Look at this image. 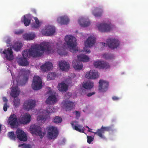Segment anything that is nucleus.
I'll list each match as a JSON object with an SVG mask.
<instances>
[{"instance_id":"nucleus-1","label":"nucleus","mask_w":148,"mask_h":148,"mask_svg":"<svg viewBox=\"0 0 148 148\" xmlns=\"http://www.w3.org/2000/svg\"><path fill=\"white\" fill-rule=\"evenodd\" d=\"M51 44L49 42H43L41 44L35 45L31 46L29 50H26L22 52L23 57L26 58L29 55L34 57H37L41 56L44 51L49 53L51 51L52 48Z\"/></svg>"},{"instance_id":"nucleus-2","label":"nucleus","mask_w":148,"mask_h":148,"mask_svg":"<svg viewBox=\"0 0 148 148\" xmlns=\"http://www.w3.org/2000/svg\"><path fill=\"white\" fill-rule=\"evenodd\" d=\"M65 40L71 52L74 53L78 51L76 48L77 42L75 37L71 35H67L65 36Z\"/></svg>"},{"instance_id":"nucleus-3","label":"nucleus","mask_w":148,"mask_h":148,"mask_svg":"<svg viewBox=\"0 0 148 148\" xmlns=\"http://www.w3.org/2000/svg\"><path fill=\"white\" fill-rule=\"evenodd\" d=\"M47 137L50 139H55L58 134V131L57 127L49 126L47 127Z\"/></svg>"},{"instance_id":"nucleus-4","label":"nucleus","mask_w":148,"mask_h":148,"mask_svg":"<svg viewBox=\"0 0 148 148\" xmlns=\"http://www.w3.org/2000/svg\"><path fill=\"white\" fill-rule=\"evenodd\" d=\"M95 38L92 36H90L88 37L86 40L85 42V47L84 48V51L88 53L90 52V50L88 47H90L95 44Z\"/></svg>"},{"instance_id":"nucleus-5","label":"nucleus","mask_w":148,"mask_h":148,"mask_svg":"<svg viewBox=\"0 0 148 148\" xmlns=\"http://www.w3.org/2000/svg\"><path fill=\"white\" fill-rule=\"evenodd\" d=\"M42 82L41 78L38 76H34L33 78L32 84V88L34 90H38L42 87Z\"/></svg>"},{"instance_id":"nucleus-6","label":"nucleus","mask_w":148,"mask_h":148,"mask_svg":"<svg viewBox=\"0 0 148 148\" xmlns=\"http://www.w3.org/2000/svg\"><path fill=\"white\" fill-rule=\"evenodd\" d=\"M30 130L32 132L40 136L42 138L45 133L41 131V128L40 126L35 124L32 125L30 127Z\"/></svg>"},{"instance_id":"nucleus-7","label":"nucleus","mask_w":148,"mask_h":148,"mask_svg":"<svg viewBox=\"0 0 148 148\" xmlns=\"http://www.w3.org/2000/svg\"><path fill=\"white\" fill-rule=\"evenodd\" d=\"M112 130L111 127H104L102 126L100 129H98L97 132L94 133L95 135H97L102 138H105V137L103 134L105 131H109Z\"/></svg>"},{"instance_id":"nucleus-8","label":"nucleus","mask_w":148,"mask_h":148,"mask_svg":"<svg viewBox=\"0 0 148 148\" xmlns=\"http://www.w3.org/2000/svg\"><path fill=\"white\" fill-rule=\"evenodd\" d=\"M55 32V28L51 25H47L45 26V29H43L41 31L42 34L45 36H51L54 34Z\"/></svg>"},{"instance_id":"nucleus-9","label":"nucleus","mask_w":148,"mask_h":148,"mask_svg":"<svg viewBox=\"0 0 148 148\" xmlns=\"http://www.w3.org/2000/svg\"><path fill=\"white\" fill-rule=\"evenodd\" d=\"M36 101L34 100L29 99L25 101L23 104V108L28 111L34 108L36 105Z\"/></svg>"},{"instance_id":"nucleus-10","label":"nucleus","mask_w":148,"mask_h":148,"mask_svg":"<svg viewBox=\"0 0 148 148\" xmlns=\"http://www.w3.org/2000/svg\"><path fill=\"white\" fill-rule=\"evenodd\" d=\"M16 133L17 138L19 140L23 141H25L27 140V135L22 130L18 128L16 131Z\"/></svg>"},{"instance_id":"nucleus-11","label":"nucleus","mask_w":148,"mask_h":148,"mask_svg":"<svg viewBox=\"0 0 148 148\" xmlns=\"http://www.w3.org/2000/svg\"><path fill=\"white\" fill-rule=\"evenodd\" d=\"M99 90L101 92H105L108 89L109 83L106 81L100 79L99 82Z\"/></svg>"},{"instance_id":"nucleus-12","label":"nucleus","mask_w":148,"mask_h":148,"mask_svg":"<svg viewBox=\"0 0 148 148\" xmlns=\"http://www.w3.org/2000/svg\"><path fill=\"white\" fill-rule=\"evenodd\" d=\"M108 47L112 49L116 48L119 45V42L115 39H109L107 41Z\"/></svg>"},{"instance_id":"nucleus-13","label":"nucleus","mask_w":148,"mask_h":148,"mask_svg":"<svg viewBox=\"0 0 148 148\" xmlns=\"http://www.w3.org/2000/svg\"><path fill=\"white\" fill-rule=\"evenodd\" d=\"M94 65L95 68H99L107 69L110 67L108 63L103 61L95 62Z\"/></svg>"},{"instance_id":"nucleus-14","label":"nucleus","mask_w":148,"mask_h":148,"mask_svg":"<svg viewBox=\"0 0 148 148\" xmlns=\"http://www.w3.org/2000/svg\"><path fill=\"white\" fill-rule=\"evenodd\" d=\"M99 30L101 32H107L110 31L111 29L110 25L106 23H101L97 25Z\"/></svg>"},{"instance_id":"nucleus-15","label":"nucleus","mask_w":148,"mask_h":148,"mask_svg":"<svg viewBox=\"0 0 148 148\" xmlns=\"http://www.w3.org/2000/svg\"><path fill=\"white\" fill-rule=\"evenodd\" d=\"M57 51L60 55L61 56H66L67 54V52L63 49V44L61 42L59 41L56 44Z\"/></svg>"},{"instance_id":"nucleus-16","label":"nucleus","mask_w":148,"mask_h":148,"mask_svg":"<svg viewBox=\"0 0 148 148\" xmlns=\"http://www.w3.org/2000/svg\"><path fill=\"white\" fill-rule=\"evenodd\" d=\"M99 76L97 71L95 70H91L86 73L85 77L88 79H96Z\"/></svg>"},{"instance_id":"nucleus-17","label":"nucleus","mask_w":148,"mask_h":148,"mask_svg":"<svg viewBox=\"0 0 148 148\" xmlns=\"http://www.w3.org/2000/svg\"><path fill=\"white\" fill-rule=\"evenodd\" d=\"M3 53L5 55V57L7 60H12L13 59V52L12 49L11 47L4 49L3 52Z\"/></svg>"},{"instance_id":"nucleus-18","label":"nucleus","mask_w":148,"mask_h":148,"mask_svg":"<svg viewBox=\"0 0 148 148\" xmlns=\"http://www.w3.org/2000/svg\"><path fill=\"white\" fill-rule=\"evenodd\" d=\"M17 121V119L16 115L14 114H12L10 116L8 121V124L14 128L16 126Z\"/></svg>"},{"instance_id":"nucleus-19","label":"nucleus","mask_w":148,"mask_h":148,"mask_svg":"<svg viewBox=\"0 0 148 148\" xmlns=\"http://www.w3.org/2000/svg\"><path fill=\"white\" fill-rule=\"evenodd\" d=\"M78 122L75 121L71 123V124L73 129L81 133H84L85 128L80 125L77 124Z\"/></svg>"},{"instance_id":"nucleus-20","label":"nucleus","mask_w":148,"mask_h":148,"mask_svg":"<svg viewBox=\"0 0 148 148\" xmlns=\"http://www.w3.org/2000/svg\"><path fill=\"white\" fill-rule=\"evenodd\" d=\"M31 119V115L28 113H26L22 116L20 119L19 121L21 124H26L30 122Z\"/></svg>"},{"instance_id":"nucleus-21","label":"nucleus","mask_w":148,"mask_h":148,"mask_svg":"<svg viewBox=\"0 0 148 148\" xmlns=\"http://www.w3.org/2000/svg\"><path fill=\"white\" fill-rule=\"evenodd\" d=\"M73 66L74 69L77 70H81L83 67L82 62L78 60H74L72 62Z\"/></svg>"},{"instance_id":"nucleus-22","label":"nucleus","mask_w":148,"mask_h":148,"mask_svg":"<svg viewBox=\"0 0 148 148\" xmlns=\"http://www.w3.org/2000/svg\"><path fill=\"white\" fill-rule=\"evenodd\" d=\"M59 65L60 69L63 71H67L70 68L69 63L64 61H60Z\"/></svg>"},{"instance_id":"nucleus-23","label":"nucleus","mask_w":148,"mask_h":148,"mask_svg":"<svg viewBox=\"0 0 148 148\" xmlns=\"http://www.w3.org/2000/svg\"><path fill=\"white\" fill-rule=\"evenodd\" d=\"M53 66L52 63L48 62H46L44 64L40 66L41 70L44 72H47L49 71L53 67Z\"/></svg>"},{"instance_id":"nucleus-24","label":"nucleus","mask_w":148,"mask_h":148,"mask_svg":"<svg viewBox=\"0 0 148 148\" xmlns=\"http://www.w3.org/2000/svg\"><path fill=\"white\" fill-rule=\"evenodd\" d=\"M58 23L61 25H67L69 21V19L66 16H63L58 17L57 19Z\"/></svg>"},{"instance_id":"nucleus-25","label":"nucleus","mask_w":148,"mask_h":148,"mask_svg":"<svg viewBox=\"0 0 148 148\" xmlns=\"http://www.w3.org/2000/svg\"><path fill=\"white\" fill-rule=\"evenodd\" d=\"M103 10L101 7H96L92 11L93 14L96 17H100L103 13Z\"/></svg>"},{"instance_id":"nucleus-26","label":"nucleus","mask_w":148,"mask_h":148,"mask_svg":"<svg viewBox=\"0 0 148 148\" xmlns=\"http://www.w3.org/2000/svg\"><path fill=\"white\" fill-rule=\"evenodd\" d=\"M74 103L69 101H65L64 102V106L66 111L71 110L73 108Z\"/></svg>"},{"instance_id":"nucleus-27","label":"nucleus","mask_w":148,"mask_h":148,"mask_svg":"<svg viewBox=\"0 0 148 148\" xmlns=\"http://www.w3.org/2000/svg\"><path fill=\"white\" fill-rule=\"evenodd\" d=\"M20 91L17 86L13 87L11 90L10 95L14 98L17 97L19 95Z\"/></svg>"},{"instance_id":"nucleus-28","label":"nucleus","mask_w":148,"mask_h":148,"mask_svg":"<svg viewBox=\"0 0 148 148\" xmlns=\"http://www.w3.org/2000/svg\"><path fill=\"white\" fill-rule=\"evenodd\" d=\"M57 101V98L55 95H52L49 96L46 100V103L49 104H53Z\"/></svg>"},{"instance_id":"nucleus-29","label":"nucleus","mask_w":148,"mask_h":148,"mask_svg":"<svg viewBox=\"0 0 148 148\" xmlns=\"http://www.w3.org/2000/svg\"><path fill=\"white\" fill-rule=\"evenodd\" d=\"M17 62L20 66H26L29 64V63L27 62V59L24 57L21 58L17 59Z\"/></svg>"},{"instance_id":"nucleus-30","label":"nucleus","mask_w":148,"mask_h":148,"mask_svg":"<svg viewBox=\"0 0 148 148\" xmlns=\"http://www.w3.org/2000/svg\"><path fill=\"white\" fill-rule=\"evenodd\" d=\"M68 87L66 84L63 82L59 84L58 87L59 90L62 92L66 91L68 90Z\"/></svg>"},{"instance_id":"nucleus-31","label":"nucleus","mask_w":148,"mask_h":148,"mask_svg":"<svg viewBox=\"0 0 148 148\" xmlns=\"http://www.w3.org/2000/svg\"><path fill=\"white\" fill-rule=\"evenodd\" d=\"M77 57L78 60L82 62V61L87 62L89 61V57L85 55L81 54L79 55H78Z\"/></svg>"},{"instance_id":"nucleus-32","label":"nucleus","mask_w":148,"mask_h":148,"mask_svg":"<svg viewBox=\"0 0 148 148\" xmlns=\"http://www.w3.org/2000/svg\"><path fill=\"white\" fill-rule=\"evenodd\" d=\"M35 36V35L34 33L29 34H25L23 35L24 39L25 40H30L33 39Z\"/></svg>"},{"instance_id":"nucleus-33","label":"nucleus","mask_w":148,"mask_h":148,"mask_svg":"<svg viewBox=\"0 0 148 148\" xmlns=\"http://www.w3.org/2000/svg\"><path fill=\"white\" fill-rule=\"evenodd\" d=\"M93 82H86L83 84V87L87 89H90L93 86Z\"/></svg>"},{"instance_id":"nucleus-34","label":"nucleus","mask_w":148,"mask_h":148,"mask_svg":"<svg viewBox=\"0 0 148 148\" xmlns=\"http://www.w3.org/2000/svg\"><path fill=\"white\" fill-rule=\"evenodd\" d=\"M23 46L21 43L16 42L14 44L13 46V48L16 51H19Z\"/></svg>"},{"instance_id":"nucleus-35","label":"nucleus","mask_w":148,"mask_h":148,"mask_svg":"<svg viewBox=\"0 0 148 148\" xmlns=\"http://www.w3.org/2000/svg\"><path fill=\"white\" fill-rule=\"evenodd\" d=\"M83 21V18H81L79 20V21H78V23H79V24L82 27H87L90 24V22L88 21H84L83 23L82 24L80 22V21Z\"/></svg>"},{"instance_id":"nucleus-36","label":"nucleus","mask_w":148,"mask_h":148,"mask_svg":"<svg viewBox=\"0 0 148 148\" xmlns=\"http://www.w3.org/2000/svg\"><path fill=\"white\" fill-rule=\"evenodd\" d=\"M48 117L47 115H39L37 117V120L38 121H40L41 122H43L46 120Z\"/></svg>"},{"instance_id":"nucleus-37","label":"nucleus","mask_w":148,"mask_h":148,"mask_svg":"<svg viewBox=\"0 0 148 148\" xmlns=\"http://www.w3.org/2000/svg\"><path fill=\"white\" fill-rule=\"evenodd\" d=\"M103 57L107 60H112L114 59V56L112 54L105 53L103 55Z\"/></svg>"},{"instance_id":"nucleus-38","label":"nucleus","mask_w":148,"mask_h":148,"mask_svg":"<svg viewBox=\"0 0 148 148\" xmlns=\"http://www.w3.org/2000/svg\"><path fill=\"white\" fill-rule=\"evenodd\" d=\"M53 122L55 123H61L62 121V118L58 116H56L53 119Z\"/></svg>"},{"instance_id":"nucleus-39","label":"nucleus","mask_w":148,"mask_h":148,"mask_svg":"<svg viewBox=\"0 0 148 148\" xmlns=\"http://www.w3.org/2000/svg\"><path fill=\"white\" fill-rule=\"evenodd\" d=\"M8 136L11 140H16V136L14 132H9Z\"/></svg>"},{"instance_id":"nucleus-40","label":"nucleus","mask_w":148,"mask_h":148,"mask_svg":"<svg viewBox=\"0 0 148 148\" xmlns=\"http://www.w3.org/2000/svg\"><path fill=\"white\" fill-rule=\"evenodd\" d=\"M46 111L48 113H54L55 112V109L52 106L47 107L46 109Z\"/></svg>"},{"instance_id":"nucleus-41","label":"nucleus","mask_w":148,"mask_h":148,"mask_svg":"<svg viewBox=\"0 0 148 148\" xmlns=\"http://www.w3.org/2000/svg\"><path fill=\"white\" fill-rule=\"evenodd\" d=\"M14 105L16 107H18L20 103V100L18 98H14Z\"/></svg>"},{"instance_id":"nucleus-42","label":"nucleus","mask_w":148,"mask_h":148,"mask_svg":"<svg viewBox=\"0 0 148 148\" xmlns=\"http://www.w3.org/2000/svg\"><path fill=\"white\" fill-rule=\"evenodd\" d=\"M23 22L25 25L26 26H28L30 23L31 20L28 18H26L25 16H24Z\"/></svg>"},{"instance_id":"nucleus-43","label":"nucleus","mask_w":148,"mask_h":148,"mask_svg":"<svg viewBox=\"0 0 148 148\" xmlns=\"http://www.w3.org/2000/svg\"><path fill=\"white\" fill-rule=\"evenodd\" d=\"M56 76L55 73H49L47 75L48 79L49 80L53 79Z\"/></svg>"},{"instance_id":"nucleus-44","label":"nucleus","mask_w":148,"mask_h":148,"mask_svg":"<svg viewBox=\"0 0 148 148\" xmlns=\"http://www.w3.org/2000/svg\"><path fill=\"white\" fill-rule=\"evenodd\" d=\"M87 142L89 144H90L94 140V138L91 136H87Z\"/></svg>"},{"instance_id":"nucleus-45","label":"nucleus","mask_w":148,"mask_h":148,"mask_svg":"<svg viewBox=\"0 0 148 148\" xmlns=\"http://www.w3.org/2000/svg\"><path fill=\"white\" fill-rule=\"evenodd\" d=\"M18 147L23 146L22 148H31V146L30 145H26L24 144H20L18 145Z\"/></svg>"},{"instance_id":"nucleus-46","label":"nucleus","mask_w":148,"mask_h":148,"mask_svg":"<svg viewBox=\"0 0 148 148\" xmlns=\"http://www.w3.org/2000/svg\"><path fill=\"white\" fill-rule=\"evenodd\" d=\"M40 25L36 23H34L32 24V27L33 28H38L40 27Z\"/></svg>"},{"instance_id":"nucleus-47","label":"nucleus","mask_w":148,"mask_h":148,"mask_svg":"<svg viewBox=\"0 0 148 148\" xmlns=\"http://www.w3.org/2000/svg\"><path fill=\"white\" fill-rule=\"evenodd\" d=\"M23 32V30H20L18 31H16L14 32V33L15 34L17 35H19L22 34Z\"/></svg>"},{"instance_id":"nucleus-48","label":"nucleus","mask_w":148,"mask_h":148,"mask_svg":"<svg viewBox=\"0 0 148 148\" xmlns=\"http://www.w3.org/2000/svg\"><path fill=\"white\" fill-rule=\"evenodd\" d=\"M8 106H7V104L6 103H5L4 104V106L3 107V109L4 111H6L7 110L8 107Z\"/></svg>"},{"instance_id":"nucleus-49","label":"nucleus","mask_w":148,"mask_h":148,"mask_svg":"<svg viewBox=\"0 0 148 148\" xmlns=\"http://www.w3.org/2000/svg\"><path fill=\"white\" fill-rule=\"evenodd\" d=\"M76 117L78 119L80 116V113L78 111H76L75 112Z\"/></svg>"},{"instance_id":"nucleus-50","label":"nucleus","mask_w":148,"mask_h":148,"mask_svg":"<svg viewBox=\"0 0 148 148\" xmlns=\"http://www.w3.org/2000/svg\"><path fill=\"white\" fill-rule=\"evenodd\" d=\"M34 18L35 21L36 23L39 25H40L39 21L37 18L35 17H34Z\"/></svg>"},{"instance_id":"nucleus-51","label":"nucleus","mask_w":148,"mask_h":148,"mask_svg":"<svg viewBox=\"0 0 148 148\" xmlns=\"http://www.w3.org/2000/svg\"><path fill=\"white\" fill-rule=\"evenodd\" d=\"M95 94V92H90L87 95V96L88 97H90L92 95H94Z\"/></svg>"},{"instance_id":"nucleus-52","label":"nucleus","mask_w":148,"mask_h":148,"mask_svg":"<svg viewBox=\"0 0 148 148\" xmlns=\"http://www.w3.org/2000/svg\"><path fill=\"white\" fill-rule=\"evenodd\" d=\"M3 101L5 102V103H7V102L8 101V100L6 97H3Z\"/></svg>"},{"instance_id":"nucleus-53","label":"nucleus","mask_w":148,"mask_h":148,"mask_svg":"<svg viewBox=\"0 0 148 148\" xmlns=\"http://www.w3.org/2000/svg\"><path fill=\"white\" fill-rule=\"evenodd\" d=\"M112 99L113 100H117L119 99V98L116 96H114L112 97Z\"/></svg>"},{"instance_id":"nucleus-54","label":"nucleus","mask_w":148,"mask_h":148,"mask_svg":"<svg viewBox=\"0 0 148 148\" xmlns=\"http://www.w3.org/2000/svg\"><path fill=\"white\" fill-rule=\"evenodd\" d=\"M24 79L25 80V82H27L28 80V77L27 75H26V76L25 77Z\"/></svg>"},{"instance_id":"nucleus-55","label":"nucleus","mask_w":148,"mask_h":148,"mask_svg":"<svg viewBox=\"0 0 148 148\" xmlns=\"http://www.w3.org/2000/svg\"><path fill=\"white\" fill-rule=\"evenodd\" d=\"M106 44L105 43L102 42L101 43V46L102 47H104L106 45Z\"/></svg>"},{"instance_id":"nucleus-56","label":"nucleus","mask_w":148,"mask_h":148,"mask_svg":"<svg viewBox=\"0 0 148 148\" xmlns=\"http://www.w3.org/2000/svg\"><path fill=\"white\" fill-rule=\"evenodd\" d=\"M32 11L33 13H34L35 14H36V10L35 9H32Z\"/></svg>"},{"instance_id":"nucleus-57","label":"nucleus","mask_w":148,"mask_h":148,"mask_svg":"<svg viewBox=\"0 0 148 148\" xmlns=\"http://www.w3.org/2000/svg\"><path fill=\"white\" fill-rule=\"evenodd\" d=\"M88 132H90L93 133L94 134V133H95V132H92V129H90H90H88Z\"/></svg>"},{"instance_id":"nucleus-58","label":"nucleus","mask_w":148,"mask_h":148,"mask_svg":"<svg viewBox=\"0 0 148 148\" xmlns=\"http://www.w3.org/2000/svg\"><path fill=\"white\" fill-rule=\"evenodd\" d=\"M52 92L51 90H49L47 92V93H49L50 94Z\"/></svg>"},{"instance_id":"nucleus-59","label":"nucleus","mask_w":148,"mask_h":148,"mask_svg":"<svg viewBox=\"0 0 148 148\" xmlns=\"http://www.w3.org/2000/svg\"><path fill=\"white\" fill-rule=\"evenodd\" d=\"M86 127L88 128V129H90V128L88 126H86Z\"/></svg>"},{"instance_id":"nucleus-60","label":"nucleus","mask_w":148,"mask_h":148,"mask_svg":"<svg viewBox=\"0 0 148 148\" xmlns=\"http://www.w3.org/2000/svg\"><path fill=\"white\" fill-rule=\"evenodd\" d=\"M64 139H63V142H64Z\"/></svg>"},{"instance_id":"nucleus-61","label":"nucleus","mask_w":148,"mask_h":148,"mask_svg":"<svg viewBox=\"0 0 148 148\" xmlns=\"http://www.w3.org/2000/svg\"><path fill=\"white\" fill-rule=\"evenodd\" d=\"M88 148H89V147H88Z\"/></svg>"}]
</instances>
